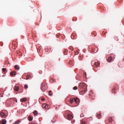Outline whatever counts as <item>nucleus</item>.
Returning a JSON list of instances; mask_svg holds the SVG:
<instances>
[{"label":"nucleus","instance_id":"f257e3e1","mask_svg":"<svg viewBox=\"0 0 124 124\" xmlns=\"http://www.w3.org/2000/svg\"><path fill=\"white\" fill-rule=\"evenodd\" d=\"M41 90L43 92H44L47 88V86L46 83H42L41 84Z\"/></svg>","mask_w":124,"mask_h":124},{"label":"nucleus","instance_id":"f03ea898","mask_svg":"<svg viewBox=\"0 0 124 124\" xmlns=\"http://www.w3.org/2000/svg\"><path fill=\"white\" fill-rule=\"evenodd\" d=\"M66 113L67 115L66 118L67 119L70 120L73 118V116L72 115L69 111H67L66 112Z\"/></svg>","mask_w":124,"mask_h":124},{"label":"nucleus","instance_id":"7ed1b4c3","mask_svg":"<svg viewBox=\"0 0 124 124\" xmlns=\"http://www.w3.org/2000/svg\"><path fill=\"white\" fill-rule=\"evenodd\" d=\"M79 88L81 89H84L85 90V91L86 92V84L84 83H80L79 86Z\"/></svg>","mask_w":124,"mask_h":124},{"label":"nucleus","instance_id":"20e7f679","mask_svg":"<svg viewBox=\"0 0 124 124\" xmlns=\"http://www.w3.org/2000/svg\"><path fill=\"white\" fill-rule=\"evenodd\" d=\"M42 108L44 109H48L49 107L48 105H47L46 104H43L42 105Z\"/></svg>","mask_w":124,"mask_h":124},{"label":"nucleus","instance_id":"39448f33","mask_svg":"<svg viewBox=\"0 0 124 124\" xmlns=\"http://www.w3.org/2000/svg\"><path fill=\"white\" fill-rule=\"evenodd\" d=\"M16 72L15 71H11L10 74V75L12 77L13 76H15L16 75Z\"/></svg>","mask_w":124,"mask_h":124},{"label":"nucleus","instance_id":"423d86ee","mask_svg":"<svg viewBox=\"0 0 124 124\" xmlns=\"http://www.w3.org/2000/svg\"><path fill=\"white\" fill-rule=\"evenodd\" d=\"M100 64V63L98 62H95L94 63V66L97 68L99 66Z\"/></svg>","mask_w":124,"mask_h":124},{"label":"nucleus","instance_id":"0eeeda50","mask_svg":"<svg viewBox=\"0 0 124 124\" xmlns=\"http://www.w3.org/2000/svg\"><path fill=\"white\" fill-rule=\"evenodd\" d=\"M75 98H70V103H71V104H72L75 101Z\"/></svg>","mask_w":124,"mask_h":124},{"label":"nucleus","instance_id":"6e6552de","mask_svg":"<svg viewBox=\"0 0 124 124\" xmlns=\"http://www.w3.org/2000/svg\"><path fill=\"white\" fill-rule=\"evenodd\" d=\"M6 121L5 119H3L0 121V124H6Z\"/></svg>","mask_w":124,"mask_h":124},{"label":"nucleus","instance_id":"1a4fd4ad","mask_svg":"<svg viewBox=\"0 0 124 124\" xmlns=\"http://www.w3.org/2000/svg\"><path fill=\"white\" fill-rule=\"evenodd\" d=\"M0 115L1 116L4 117H6V115L2 111L0 112Z\"/></svg>","mask_w":124,"mask_h":124},{"label":"nucleus","instance_id":"9d476101","mask_svg":"<svg viewBox=\"0 0 124 124\" xmlns=\"http://www.w3.org/2000/svg\"><path fill=\"white\" fill-rule=\"evenodd\" d=\"M75 98V102L77 104H79L80 102V100L78 98Z\"/></svg>","mask_w":124,"mask_h":124},{"label":"nucleus","instance_id":"9b49d317","mask_svg":"<svg viewBox=\"0 0 124 124\" xmlns=\"http://www.w3.org/2000/svg\"><path fill=\"white\" fill-rule=\"evenodd\" d=\"M107 61L108 62H111L112 61H113V58L111 57H110L107 59Z\"/></svg>","mask_w":124,"mask_h":124},{"label":"nucleus","instance_id":"f8f14e48","mask_svg":"<svg viewBox=\"0 0 124 124\" xmlns=\"http://www.w3.org/2000/svg\"><path fill=\"white\" fill-rule=\"evenodd\" d=\"M117 88H115V89H113L112 90V92L113 93H116V91H117Z\"/></svg>","mask_w":124,"mask_h":124},{"label":"nucleus","instance_id":"ddd939ff","mask_svg":"<svg viewBox=\"0 0 124 124\" xmlns=\"http://www.w3.org/2000/svg\"><path fill=\"white\" fill-rule=\"evenodd\" d=\"M15 68L17 70H18L20 69V67L19 66L17 65H16L15 66Z\"/></svg>","mask_w":124,"mask_h":124},{"label":"nucleus","instance_id":"4468645a","mask_svg":"<svg viewBox=\"0 0 124 124\" xmlns=\"http://www.w3.org/2000/svg\"><path fill=\"white\" fill-rule=\"evenodd\" d=\"M80 124H87L86 122L83 120H82L81 121Z\"/></svg>","mask_w":124,"mask_h":124},{"label":"nucleus","instance_id":"2eb2a0df","mask_svg":"<svg viewBox=\"0 0 124 124\" xmlns=\"http://www.w3.org/2000/svg\"><path fill=\"white\" fill-rule=\"evenodd\" d=\"M26 99L25 98H24L23 99H21L20 100V101L21 102H24L26 101Z\"/></svg>","mask_w":124,"mask_h":124},{"label":"nucleus","instance_id":"dca6fc26","mask_svg":"<svg viewBox=\"0 0 124 124\" xmlns=\"http://www.w3.org/2000/svg\"><path fill=\"white\" fill-rule=\"evenodd\" d=\"M19 88L18 86H16L14 90L15 91H18L19 90Z\"/></svg>","mask_w":124,"mask_h":124},{"label":"nucleus","instance_id":"f3484780","mask_svg":"<svg viewBox=\"0 0 124 124\" xmlns=\"http://www.w3.org/2000/svg\"><path fill=\"white\" fill-rule=\"evenodd\" d=\"M29 120L30 121H31L32 120V117L31 116H29L28 117Z\"/></svg>","mask_w":124,"mask_h":124},{"label":"nucleus","instance_id":"a211bd4d","mask_svg":"<svg viewBox=\"0 0 124 124\" xmlns=\"http://www.w3.org/2000/svg\"><path fill=\"white\" fill-rule=\"evenodd\" d=\"M33 113L36 116L37 115L38 113V112L36 110L34 111Z\"/></svg>","mask_w":124,"mask_h":124},{"label":"nucleus","instance_id":"6ab92c4d","mask_svg":"<svg viewBox=\"0 0 124 124\" xmlns=\"http://www.w3.org/2000/svg\"><path fill=\"white\" fill-rule=\"evenodd\" d=\"M28 86L27 84H25L24 86V88L25 89H26L28 88Z\"/></svg>","mask_w":124,"mask_h":124},{"label":"nucleus","instance_id":"aec40b11","mask_svg":"<svg viewBox=\"0 0 124 124\" xmlns=\"http://www.w3.org/2000/svg\"><path fill=\"white\" fill-rule=\"evenodd\" d=\"M97 116L99 118H101V116L100 114H98Z\"/></svg>","mask_w":124,"mask_h":124},{"label":"nucleus","instance_id":"412c9836","mask_svg":"<svg viewBox=\"0 0 124 124\" xmlns=\"http://www.w3.org/2000/svg\"><path fill=\"white\" fill-rule=\"evenodd\" d=\"M30 75H28L26 78V79L27 80L29 79V78H30Z\"/></svg>","mask_w":124,"mask_h":124},{"label":"nucleus","instance_id":"4be33fe9","mask_svg":"<svg viewBox=\"0 0 124 124\" xmlns=\"http://www.w3.org/2000/svg\"><path fill=\"white\" fill-rule=\"evenodd\" d=\"M2 70L4 72H5L7 70V69L6 68H3L2 69Z\"/></svg>","mask_w":124,"mask_h":124},{"label":"nucleus","instance_id":"5701e85b","mask_svg":"<svg viewBox=\"0 0 124 124\" xmlns=\"http://www.w3.org/2000/svg\"><path fill=\"white\" fill-rule=\"evenodd\" d=\"M20 122V121H18L17 122H16L14 124H18Z\"/></svg>","mask_w":124,"mask_h":124},{"label":"nucleus","instance_id":"b1692460","mask_svg":"<svg viewBox=\"0 0 124 124\" xmlns=\"http://www.w3.org/2000/svg\"><path fill=\"white\" fill-rule=\"evenodd\" d=\"M109 122H111L112 121V118H109Z\"/></svg>","mask_w":124,"mask_h":124},{"label":"nucleus","instance_id":"393cba45","mask_svg":"<svg viewBox=\"0 0 124 124\" xmlns=\"http://www.w3.org/2000/svg\"><path fill=\"white\" fill-rule=\"evenodd\" d=\"M75 122V120L74 119H73V120H72L71 121V122L72 124H73Z\"/></svg>","mask_w":124,"mask_h":124},{"label":"nucleus","instance_id":"a878e982","mask_svg":"<svg viewBox=\"0 0 124 124\" xmlns=\"http://www.w3.org/2000/svg\"><path fill=\"white\" fill-rule=\"evenodd\" d=\"M77 88L76 86H75L73 88V89L74 90H76L77 89Z\"/></svg>","mask_w":124,"mask_h":124},{"label":"nucleus","instance_id":"bb28decb","mask_svg":"<svg viewBox=\"0 0 124 124\" xmlns=\"http://www.w3.org/2000/svg\"><path fill=\"white\" fill-rule=\"evenodd\" d=\"M41 100L42 101H43L45 99L44 98H42L41 99Z\"/></svg>","mask_w":124,"mask_h":124},{"label":"nucleus","instance_id":"cd10ccee","mask_svg":"<svg viewBox=\"0 0 124 124\" xmlns=\"http://www.w3.org/2000/svg\"><path fill=\"white\" fill-rule=\"evenodd\" d=\"M51 92V91H49L48 92L50 93V92Z\"/></svg>","mask_w":124,"mask_h":124},{"label":"nucleus","instance_id":"c85d7f7f","mask_svg":"<svg viewBox=\"0 0 124 124\" xmlns=\"http://www.w3.org/2000/svg\"><path fill=\"white\" fill-rule=\"evenodd\" d=\"M49 95L51 96L52 95V94L49 93Z\"/></svg>","mask_w":124,"mask_h":124},{"label":"nucleus","instance_id":"c756f323","mask_svg":"<svg viewBox=\"0 0 124 124\" xmlns=\"http://www.w3.org/2000/svg\"><path fill=\"white\" fill-rule=\"evenodd\" d=\"M93 63V62H91V64H92V63Z\"/></svg>","mask_w":124,"mask_h":124},{"label":"nucleus","instance_id":"7c9ffc66","mask_svg":"<svg viewBox=\"0 0 124 124\" xmlns=\"http://www.w3.org/2000/svg\"><path fill=\"white\" fill-rule=\"evenodd\" d=\"M3 97V96L2 95L0 97Z\"/></svg>","mask_w":124,"mask_h":124},{"label":"nucleus","instance_id":"2f4dec72","mask_svg":"<svg viewBox=\"0 0 124 124\" xmlns=\"http://www.w3.org/2000/svg\"><path fill=\"white\" fill-rule=\"evenodd\" d=\"M51 121L53 123H54V122L52 120Z\"/></svg>","mask_w":124,"mask_h":124},{"label":"nucleus","instance_id":"473e14b6","mask_svg":"<svg viewBox=\"0 0 124 124\" xmlns=\"http://www.w3.org/2000/svg\"><path fill=\"white\" fill-rule=\"evenodd\" d=\"M31 124H35L34 123H31Z\"/></svg>","mask_w":124,"mask_h":124},{"label":"nucleus","instance_id":"72a5a7b5","mask_svg":"<svg viewBox=\"0 0 124 124\" xmlns=\"http://www.w3.org/2000/svg\"><path fill=\"white\" fill-rule=\"evenodd\" d=\"M81 115H80V116H81Z\"/></svg>","mask_w":124,"mask_h":124}]
</instances>
